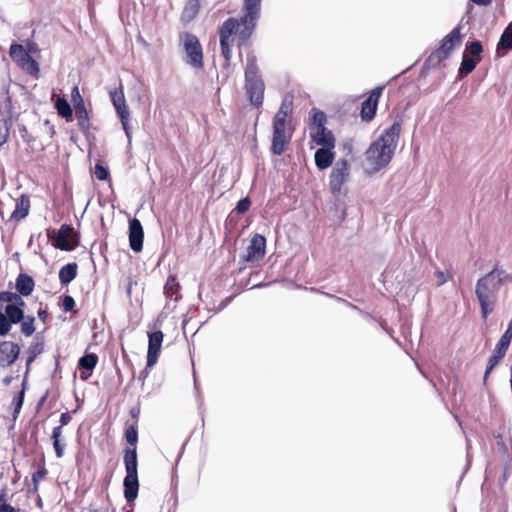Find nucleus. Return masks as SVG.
Returning a JSON list of instances; mask_svg holds the SVG:
<instances>
[{
  "label": "nucleus",
  "mask_w": 512,
  "mask_h": 512,
  "mask_svg": "<svg viewBox=\"0 0 512 512\" xmlns=\"http://www.w3.org/2000/svg\"><path fill=\"white\" fill-rule=\"evenodd\" d=\"M46 476V470L45 469H41V470H38L36 472L33 473V476H32V480H33V483L35 485V487L37 486V484L43 480Z\"/></svg>",
  "instance_id": "de8ad7c7"
},
{
  "label": "nucleus",
  "mask_w": 512,
  "mask_h": 512,
  "mask_svg": "<svg viewBox=\"0 0 512 512\" xmlns=\"http://www.w3.org/2000/svg\"><path fill=\"white\" fill-rule=\"evenodd\" d=\"M163 339L164 334L160 330L148 333L147 368L157 363Z\"/></svg>",
  "instance_id": "9d476101"
},
{
  "label": "nucleus",
  "mask_w": 512,
  "mask_h": 512,
  "mask_svg": "<svg viewBox=\"0 0 512 512\" xmlns=\"http://www.w3.org/2000/svg\"><path fill=\"white\" fill-rule=\"evenodd\" d=\"M41 350L42 348L40 347L39 344H36L29 348V356L26 363L27 367H29V365L34 361V359L41 352Z\"/></svg>",
  "instance_id": "79ce46f5"
},
{
  "label": "nucleus",
  "mask_w": 512,
  "mask_h": 512,
  "mask_svg": "<svg viewBox=\"0 0 512 512\" xmlns=\"http://www.w3.org/2000/svg\"><path fill=\"white\" fill-rule=\"evenodd\" d=\"M74 305H75V301L71 296H69V295L64 296L63 301H62V306H63L64 311L67 312V311L72 310Z\"/></svg>",
  "instance_id": "a18cd8bd"
},
{
  "label": "nucleus",
  "mask_w": 512,
  "mask_h": 512,
  "mask_svg": "<svg viewBox=\"0 0 512 512\" xmlns=\"http://www.w3.org/2000/svg\"><path fill=\"white\" fill-rule=\"evenodd\" d=\"M507 328H508V329H510V330H512V319L509 321V323H508V327H507Z\"/></svg>",
  "instance_id": "13d9d810"
},
{
  "label": "nucleus",
  "mask_w": 512,
  "mask_h": 512,
  "mask_svg": "<svg viewBox=\"0 0 512 512\" xmlns=\"http://www.w3.org/2000/svg\"><path fill=\"white\" fill-rule=\"evenodd\" d=\"M10 57L19 66L26 69L30 74L39 71L37 62L29 55L21 44H12L9 51Z\"/></svg>",
  "instance_id": "6e6552de"
},
{
  "label": "nucleus",
  "mask_w": 512,
  "mask_h": 512,
  "mask_svg": "<svg viewBox=\"0 0 512 512\" xmlns=\"http://www.w3.org/2000/svg\"><path fill=\"white\" fill-rule=\"evenodd\" d=\"M309 135L311 140L321 147H335V138L331 131L326 127L310 129Z\"/></svg>",
  "instance_id": "dca6fc26"
},
{
  "label": "nucleus",
  "mask_w": 512,
  "mask_h": 512,
  "mask_svg": "<svg viewBox=\"0 0 512 512\" xmlns=\"http://www.w3.org/2000/svg\"><path fill=\"white\" fill-rule=\"evenodd\" d=\"M77 275V264L68 263L59 271V280L62 284H69Z\"/></svg>",
  "instance_id": "5701e85b"
},
{
  "label": "nucleus",
  "mask_w": 512,
  "mask_h": 512,
  "mask_svg": "<svg viewBox=\"0 0 512 512\" xmlns=\"http://www.w3.org/2000/svg\"><path fill=\"white\" fill-rule=\"evenodd\" d=\"M509 345L510 342L500 338L494 349L497 351L498 354L502 353L505 355L509 348Z\"/></svg>",
  "instance_id": "c03bdc74"
},
{
  "label": "nucleus",
  "mask_w": 512,
  "mask_h": 512,
  "mask_svg": "<svg viewBox=\"0 0 512 512\" xmlns=\"http://www.w3.org/2000/svg\"><path fill=\"white\" fill-rule=\"evenodd\" d=\"M124 465L126 470V476L123 481L124 496L128 502H132L137 498L139 489L137 452L135 447L125 450Z\"/></svg>",
  "instance_id": "39448f33"
},
{
  "label": "nucleus",
  "mask_w": 512,
  "mask_h": 512,
  "mask_svg": "<svg viewBox=\"0 0 512 512\" xmlns=\"http://www.w3.org/2000/svg\"><path fill=\"white\" fill-rule=\"evenodd\" d=\"M266 239L260 234H256L252 237L249 246L247 247L246 260L258 261L265 255Z\"/></svg>",
  "instance_id": "4468645a"
},
{
  "label": "nucleus",
  "mask_w": 512,
  "mask_h": 512,
  "mask_svg": "<svg viewBox=\"0 0 512 512\" xmlns=\"http://www.w3.org/2000/svg\"><path fill=\"white\" fill-rule=\"evenodd\" d=\"M30 207V201L28 197L21 196L17 202L15 210L12 213V218L16 220L23 219L27 216Z\"/></svg>",
  "instance_id": "393cba45"
},
{
  "label": "nucleus",
  "mask_w": 512,
  "mask_h": 512,
  "mask_svg": "<svg viewBox=\"0 0 512 512\" xmlns=\"http://www.w3.org/2000/svg\"><path fill=\"white\" fill-rule=\"evenodd\" d=\"M501 338L511 343L512 330L507 328L506 331L504 332V334L501 336Z\"/></svg>",
  "instance_id": "5fc2aeb1"
},
{
  "label": "nucleus",
  "mask_w": 512,
  "mask_h": 512,
  "mask_svg": "<svg viewBox=\"0 0 512 512\" xmlns=\"http://www.w3.org/2000/svg\"><path fill=\"white\" fill-rule=\"evenodd\" d=\"M383 88L377 87L375 88L369 97L362 103V118L366 120H371L376 113L377 103L381 96Z\"/></svg>",
  "instance_id": "f3484780"
},
{
  "label": "nucleus",
  "mask_w": 512,
  "mask_h": 512,
  "mask_svg": "<svg viewBox=\"0 0 512 512\" xmlns=\"http://www.w3.org/2000/svg\"><path fill=\"white\" fill-rule=\"evenodd\" d=\"M251 206V201L248 197H245L238 201L236 205V211L240 214H243L249 210Z\"/></svg>",
  "instance_id": "ea45409f"
},
{
  "label": "nucleus",
  "mask_w": 512,
  "mask_h": 512,
  "mask_svg": "<svg viewBox=\"0 0 512 512\" xmlns=\"http://www.w3.org/2000/svg\"><path fill=\"white\" fill-rule=\"evenodd\" d=\"M333 148L321 147L315 152V164L318 169L324 170L331 166L334 160Z\"/></svg>",
  "instance_id": "a211bd4d"
},
{
  "label": "nucleus",
  "mask_w": 512,
  "mask_h": 512,
  "mask_svg": "<svg viewBox=\"0 0 512 512\" xmlns=\"http://www.w3.org/2000/svg\"><path fill=\"white\" fill-rule=\"evenodd\" d=\"M21 331L26 336L32 335L35 331L34 318L31 317L24 320L21 324Z\"/></svg>",
  "instance_id": "e433bc0d"
},
{
  "label": "nucleus",
  "mask_w": 512,
  "mask_h": 512,
  "mask_svg": "<svg viewBox=\"0 0 512 512\" xmlns=\"http://www.w3.org/2000/svg\"><path fill=\"white\" fill-rule=\"evenodd\" d=\"M61 434H62V427L61 426L55 427L52 432L53 440H60Z\"/></svg>",
  "instance_id": "603ef678"
},
{
  "label": "nucleus",
  "mask_w": 512,
  "mask_h": 512,
  "mask_svg": "<svg viewBox=\"0 0 512 512\" xmlns=\"http://www.w3.org/2000/svg\"><path fill=\"white\" fill-rule=\"evenodd\" d=\"M243 12L244 14L240 19H227L219 30L220 45L222 55L225 59V66L229 65L234 44L237 43V45L240 46L245 43L252 35L259 19L257 15L249 14L247 11Z\"/></svg>",
  "instance_id": "f03ea898"
},
{
  "label": "nucleus",
  "mask_w": 512,
  "mask_h": 512,
  "mask_svg": "<svg viewBox=\"0 0 512 512\" xmlns=\"http://www.w3.org/2000/svg\"><path fill=\"white\" fill-rule=\"evenodd\" d=\"M435 276H436V278H437V285H438V286L443 285L445 282H447V280H448V278H449L448 273L443 272V271H437V272L435 273Z\"/></svg>",
  "instance_id": "09e8293b"
},
{
  "label": "nucleus",
  "mask_w": 512,
  "mask_h": 512,
  "mask_svg": "<svg viewBox=\"0 0 512 512\" xmlns=\"http://www.w3.org/2000/svg\"><path fill=\"white\" fill-rule=\"evenodd\" d=\"M55 107L60 116L66 119L71 118L73 111L70 104L65 98L59 97L55 102Z\"/></svg>",
  "instance_id": "c85d7f7f"
},
{
  "label": "nucleus",
  "mask_w": 512,
  "mask_h": 512,
  "mask_svg": "<svg viewBox=\"0 0 512 512\" xmlns=\"http://www.w3.org/2000/svg\"><path fill=\"white\" fill-rule=\"evenodd\" d=\"M199 8L198 0H188L182 12V20L186 22L191 21L198 14Z\"/></svg>",
  "instance_id": "cd10ccee"
},
{
  "label": "nucleus",
  "mask_w": 512,
  "mask_h": 512,
  "mask_svg": "<svg viewBox=\"0 0 512 512\" xmlns=\"http://www.w3.org/2000/svg\"><path fill=\"white\" fill-rule=\"evenodd\" d=\"M462 35L461 27H455L448 35L444 37L438 49V53L443 57H447L450 53L461 44Z\"/></svg>",
  "instance_id": "ddd939ff"
},
{
  "label": "nucleus",
  "mask_w": 512,
  "mask_h": 512,
  "mask_svg": "<svg viewBox=\"0 0 512 512\" xmlns=\"http://www.w3.org/2000/svg\"><path fill=\"white\" fill-rule=\"evenodd\" d=\"M11 322L6 315L0 312V336H5L10 331Z\"/></svg>",
  "instance_id": "58836bf2"
},
{
  "label": "nucleus",
  "mask_w": 512,
  "mask_h": 512,
  "mask_svg": "<svg viewBox=\"0 0 512 512\" xmlns=\"http://www.w3.org/2000/svg\"><path fill=\"white\" fill-rule=\"evenodd\" d=\"M94 174L98 180H106L109 176V172H108L107 168L103 167L100 164H97L95 166Z\"/></svg>",
  "instance_id": "a19ab883"
},
{
  "label": "nucleus",
  "mask_w": 512,
  "mask_h": 512,
  "mask_svg": "<svg viewBox=\"0 0 512 512\" xmlns=\"http://www.w3.org/2000/svg\"><path fill=\"white\" fill-rule=\"evenodd\" d=\"M74 229L70 225H62L56 238V247L61 250L71 251L77 246Z\"/></svg>",
  "instance_id": "9b49d317"
},
{
  "label": "nucleus",
  "mask_w": 512,
  "mask_h": 512,
  "mask_svg": "<svg viewBox=\"0 0 512 512\" xmlns=\"http://www.w3.org/2000/svg\"><path fill=\"white\" fill-rule=\"evenodd\" d=\"M467 49L472 56H479L482 52V45L479 41H473L467 46Z\"/></svg>",
  "instance_id": "37998d69"
},
{
  "label": "nucleus",
  "mask_w": 512,
  "mask_h": 512,
  "mask_svg": "<svg viewBox=\"0 0 512 512\" xmlns=\"http://www.w3.org/2000/svg\"><path fill=\"white\" fill-rule=\"evenodd\" d=\"M71 420V416L68 413H62L60 416L61 427L67 425Z\"/></svg>",
  "instance_id": "3c124183"
},
{
  "label": "nucleus",
  "mask_w": 512,
  "mask_h": 512,
  "mask_svg": "<svg viewBox=\"0 0 512 512\" xmlns=\"http://www.w3.org/2000/svg\"><path fill=\"white\" fill-rule=\"evenodd\" d=\"M326 115L323 111L313 108L309 113V130L325 127Z\"/></svg>",
  "instance_id": "b1692460"
},
{
  "label": "nucleus",
  "mask_w": 512,
  "mask_h": 512,
  "mask_svg": "<svg viewBox=\"0 0 512 512\" xmlns=\"http://www.w3.org/2000/svg\"><path fill=\"white\" fill-rule=\"evenodd\" d=\"M97 364V356L95 354H86L79 360V367L85 371L80 373L82 380H87L91 375V371Z\"/></svg>",
  "instance_id": "412c9836"
},
{
  "label": "nucleus",
  "mask_w": 512,
  "mask_h": 512,
  "mask_svg": "<svg viewBox=\"0 0 512 512\" xmlns=\"http://www.w3.org/2000/svg\"><path fill=\"white\" fill-rule=\"evenodd\" d=\"M0 303H7V305H24V301L19 294L9 291L0 293Z\"/></svg>",
  "instance_id": "c756f323"
},
{
  "label": "nucleus",
  "mask_w": 512,
  "mask_h": 512,
  "mask_svg": "<svg viewBox=\"0 0 512 512\" xmlns=\"http://www.w3.org/2000/svg\"><path fill=\"white\" fill-rule=\"evenodd\" d=\"M401 132V123L394 122L369 146L365 153L364 169L373 174L386 167L393 158Z\"/></svg>",
  "instance_id": "f257e3e1"
},
{
  "label": "nucleus",
  "mask_w": 512,
  "mask_h": 512,
  "mask_svg": "<svg viewBox=\"0 0 512 512\" xmlns=\"http://www.w3.org/2000/svg\"><path fill=\"white\" fill-rule=\"evenodd\" d=\"M92 512H108V508L94 509Z\"/></svg>",
  "instance_id": "4d7b16f0"
},
{
  "label": "nucleus",
  "mask_w": 512,
  "mask_h": 512,
  "mask_svg": "<svg viewBox=\"0 0 512 512\" xmlns=\"http://www.w3.org/2000/svg\"><path fill=\"white\" fill-rule=\"evenodd\" d=\"M181 41L186 54V63L194 68H202L203 53L197 37L190 33H185L181 36Z\"/></svg>",
  "instance_id": "0eeeda50"
},
{
  "label": "nucleus",
  "mask_w": 512,
  "mask_h": 512,
  "mask_svg": "<svg viewBox=\"0 0 512 512\" xmlns=\"http://www.w3.org/2000/svg\"><path fill=\"white\" fill-rule=\"evenodd\" d=\"M471 1L479 6H488L492 2V0H471Z\"/></svg>",
  "instance_id": "6e6d98bb"
},
{
  "label": "nucleus",
  "mask_w": 512,
  "mask_h": 512,
  "mask_svg": "<svg viewBox=\"0 0 512 512\" xmlns=\"http://www.w3.org/2000/svg\"><path fill=\"white\" fill-rule=\"evenodd\" d=\"M0 512H21L20 509H15L6 502V494L2 492L0 494Z\"/></svg>",
  "instance_id": "4c0bfd02"
},
{
  "label": "nucleus",
  "mask_w": 512,
  "mask_h": 512,
  "mask_svg": "<svg viewBox=\"0 0 512 512\" xmlns=\"http://www.w3.org/2000/svg\"><path fill=\"white\" fill-rule=\"evenodd\" d=\"M22 305H6L5 306V315L7 319L13 323H19L24 318L23 310L21 309Z\"/></svg>",
  "instance_id": "bb28decb"
},
{
  "label": "nucleus",
  "mask_w": 512,
  "mask_h": 512,
  "mask_svg": "<svg viewBox=\"0 0 512 512\" xmlns=\"http://www.w3.org/2000/svg\"><path fill=\"white\" fill-rule=\"evenodd\" d=\"M110 98L119 118H125L126 115H130L129 108L126 105L124 94L121 90L111 91Z\"/></svg>",
  "instance_id": "6ab92c4d"
},
{
  "label": "nucleus",
  "mask_w": 512,
  "mask_h": 512,
  "mask_svg": "<svg viewBox=\"0 0 512 512\" xmlns=\"http://www.w3.org/2000/svg\"><path fill=\"white\" fill-rule=\"evenodd\" d=\"M349 177V164L345 159H340L334 165L330 174V188L333 193H339L342 185Z\"/></svg>",
  "instance_id": "1a4fd4ad"
},
{
  "label": "nucleus",
  "mask_w": 512,
  "mask_h": 512,
  "mask_svg": "<svg viewBox=\"0 0 512 512\" xmlns=\"http://www.w3.org/2000/svg\"><path fill=\"white\" fill-rule=\"evenodd\" d=\"M129 116L130 115H126L125 118H120L121 120V124H122V127H123V130L127 136V139H128V143H131V132H130V127H129V124H128V119H129Z\"/></svg>",
  "instance_id": "49530a36"
},
{
  "label": "nucleus",
  "mask_w": 512,
  "mask_h": 512,
  "mask_svg": "<svg viewBox=\"0 0 512 512\" xmlns=\"http://www.w3.org/2000/svg\"><path fill=\"white\" fill-rule=\"evenodd\" d=\"M24 389H22L13 399L14 413L13 418L16 419L21 411L24 402Z\"/></svg>",
  "instance_id": "f704fd0d"
},
{
  "label": "nucleus",
  "mask_w": 512,
  "mask_h": 512,
  "mask_svg": "<svg viewBox=\"0 0 512 512\" xmlns=\"http://www.w3.org/2000/svg\"><path fill=\"white\" fill-rule=\"evenodd\" d=\"M2 145V142H0V146Z\"/></svg>",
  "instance_id": "052dcab7"
},
{
  "label": "nucleus",
  "mask_w": 512,
  "mask_h": 512,
  "mask_svg": "<svg viewBox=\"0 0 512 512\" xmlns=\"http://www.w3.org/2000/svg\"><path fill=\"white\" fill-rule=\"evenodd\" d=\"M125 439L126 441L132 445L135 446L138 441V433L135 426H130L125 431Z\"/></svg>",
  "instance_id": "c9c22d12"
},
{
  "label": "nucleus",
  "mask_w": 512,
  "mask_h": 512,
  "mask_svg": "<svg viewBox=\"0 0 512 512\" xmlns=\"http://www.w3.org/2000/svg\"><path fill=\"white\" fill-rule=\"evenodd\" d=\"M504 356L505 355L502 353L498 354L495 349L493 350V353L489 358L488 365L485 371V378L492 371V369L502 360Z\"/></svg>",
  "instance_id": "72a5a7b5"
},
{
  "label": "nucleus",
  "mask_w": 512,
  "mask_h": 512,
  "mask_svg": "<svg viewBox=\"0 0 512 512\" xmlns=\"http://www.w3.org/2000/svg\"><path fill=\"white\" fill-rule=\"evenodd\" d=\"M511 277L504 270L494 269L478 280L476 295L481 306V313L484 319L493 311L495 304V293L501 284L510 282Z\"/></svg>",
  "instance_id": "7ed1b4c3"
},
{
  "label": "nucleus",
  "mask_w": 512,
  "mask_h": 512,
  "mask_svg": "<svg viewBox=\"0 0 512 512\" xmlns=\"http://www.w3.org/2000/svg\"><path fill=\"white\" fill-rule=\"evenodd\" d=\"M264 286V284H258V285H255L254 287H262Z\"/></svg>",
  "instance_id": "bf43d9fd"
},
{
  "label": "nucleus",
  "mask_w": 512,
  "mask_h": 512,
  "mask_svg": "<svg viewBox=\"0 0 512 512\" xmlns=\"http://www.w3.org/2000/svg\"><path fill=\"white\" fill-rule=\"evenodd\" d=\"M34 289V280L27 274H19L16 279V290L20 295L28 296Z\"/></svg>",
  "instance_id": "aec40b11"
},
{
  "label": "nucleus",
  "mask_w": 512,
  "mask_h": 512,
  "mask_svg": "<svg viewBox=\"0 0 512 512\" xmlns=\"http://www.w3.org/2000/svg\"><path fill=\"white\" fill-rule=\"evenodd\" d=\"M243 11L249 12L260 17L261 0H244Z\"/></svg>",
  "instance_id": "2f4dec72"
},
{
  "label": "nucleus",
  "mask_w": 512,
  "mask_h": 512,
  "mask_svg": "<svg viewBox=\"0 0 512 512\" xmlns=\"http://www.w3.org/2000/svg\"><path fill=\"white\" fill-rule=\"evenodd\" d=\"M292 113L291 103L284 100L278 112L273 119V137L271 152L275 155L284 153L286 146L292 138L291 121L289 119Z\"/></svg>",
  "instance_id": "20e7f679"
},
{
  "label": "nucleus",
  "mask_w": 512,
  "mask_h": 512,
  "mask_svg": "<svg viewBox=\"0 0 512 512\" xmlns=\"http://www.w3.org/2000/svg\"><path fill=\"white\" fill-rule=\"evenodd\" d=\"M53 446H54V449H55L56 456L58 458H61L63 456V454H64V448L60 444V440H54Z\"/></svg>",
  "instance_id": "8fccbe9b"
},
{
  "label": "nucleus",
  "mask_w": 512,
  "mask_h": 512,
  "mask_svg": "<svg viewBox=\"0 0 512 512\" xmlns=\"http://www.w3.org/2000/svg\"><path fill=\"white\" fill-rule=\"evenodd\" d=\"M75 115L78 121V125L81 130L86 131L89 129V118L87 110L84 106V102L80 99V102L75 103Z\"/></svg>",
  "instance_id": "4be33fe9"
},
{
  "label": "nucleus",
  "mask_w": 512,
  "mask_h": 512,
  "mask_svg": "<svg viewBox=\"0 0 512 512\" xmlns=\"http://www.w3.org/2000/svg\"><path fill=\"white\" fill-rule=\"evenodd\" d=\"M498 46L512 50V22L506 27V29L502 33Z\"/></svg>",
  "instance_id": "7c9ffc66"
},
{
  "label": "nucleus",
  "mask_w": 512,
  "mask_h": 512,
  "mask_svg": "<svg viewBox=\"0 0 512 512\" xmlns=\"http://www.w3.org/2000/svg\"><path fill=\"white\" fill-rule=\"evenodd\" d=\"M72 98H73L75 103L80 102V99H82L81 96H80L79 89H78L77 86H75L72 89Z\"/></svg>",
  "instance_id": "864d4df0"
},
{
  "label": "nucleus",
  "mask_w": 512,
  "mask_h": 512,
  "mask_svg": "<svg viewBox=\"0 0 512 512\" xmlns=\"http://www.w3.org/2000/svg\"><path fill=\"white\" fill-rule=\"evenodd\" d=\"M245 79L246 92L251 104L257 107L260 106L263 103L264 98V83L258 75V67L256 65L255 57H249L247 59Z\"/></svg>",
  "instance_id": "423d86ee"
},
{
  "label": "nucleus",
  "mask_w": 512,
  "mask_h": 512,
  "mask_svg": "<svg viewBox=\"0 0 512 512\" xmlns=\"http://www.w3.org/2000/svg\"><path fill=\"white\" fill-rule=\"evenodd\" d=\"M179 283L176 281V278L170 275L167 278V281L164 286V294L169 299H174L175 301L179 298Z\"/></svg>",
  "instance_id": "a878e982"
},
{
  "label": "nucleus",
  "mask_w": 512,
  "mask_h": 512,
  "mask_svg": "<svg viewBox=\"0 0 512 512\" xmlns=\"http://www.w3.org/2000/svg\"><path fill=\"white\" fill-rule=\"evenodd\" d=\"M20 352L17 344L9 341L0 343V366L8 367L14 363Z\"/></svg>",
  "instance_id": "2eb2a0df"
},
{
  "label": "nucleus",
  "mask_w": 512,
  "mask_h": 512,
  "mask_svg": "<svg viewBox=\"0 0 512 512\" xmlns=\"http://www.w3.org/2000/svg\"><path fill=\"white\" fill-rule=\"evenodd\" d=\"M144 232L141 222L137 218L129 221V244L134 252H140L143 248Z\"/></svg>",
  "instance_id": "f8f14e48"
},
{
  "label": "nucleus",
  "mask_w": 512,
  "mask_h": 512,
  "mask_svg": "<svg viewBox=\"0 0 512 512\" xmlns=\"http://www.w3.org/2000/svg\"><path fill=\"white\" fill-rule=\"evenodd\" d=\"M476 65L477 62L473 58L469 57L466 53H464L460 71L470 73L475 69Z\"/></svg>",
  "instance_id": "473e14b6"
}]
</instances>
